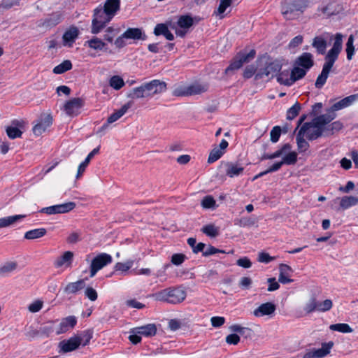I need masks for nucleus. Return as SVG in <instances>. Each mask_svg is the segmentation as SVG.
Wrapping results in <instances>:
<instances>
[{"label": "nucleus", "mask_w": 358, "mask_h": 358, "mask_svg": "<svg viewBox=\"0 0 358 358\" xmlns=\"http://www.w3.org/2000/svg\"><path fill=\"white\" fill-rule=\"evenodd\" d=\"M342 43V35L341 34H337L333 47L329 50L325 56V62L323 64L322 72L318 76L315 81V86L316 88L321 89L326 83L329 72L341 51Z\"/></svg>", "instance_id": "1"}, {"label": "nucleus", "mask_w": 358, "mask_h": 358, "mask_svg": "<svg viewBox=\"0 0 358 358\" xmlns=\"http://www.w3.org/2000/svg\"><path fill=\"white\" fill-rule=\"evenodd\" d=\"M187 296V292L182 286L169 287L152 294L156 301L170 304L182 303Z\"/></svg>", "instance_id": "2"}, {"label": "nucleus", "mask_w": 358, "mask_h": 358, "mask_svg": "<svg viewBox=\"0 0 358 358\" xmlns=\"http://www.w3.org/2000/svg\"><path fill=\"white\" fill-rule=\"evenodd\" d=\"M306 0L285 1L281 5V13L287 20L298 18L307 8Z\"/></svg>", "instance_id": "3"}, {"label": "nucleus", "mask_w": 358, "mask_h": 358, "mask_svg": "<svg viewBox=\"0 0 358 358\" xmlns=\"http://www.w3.org/2000/svg\"><path fill=\"white\" fill-rule=\"evenodd\" d=\"M113 18V17L104 12L102 9V6L99 5L93 11L91 33L92 34H98L100 33Z\"/></svg>", "instance_id": "4"}, {"label": "nucleus", "mask_w": 358, "mask_h": 358, "mask_svg": "<svg viewBox=\"0 0 358 358\" xmlns=\"http://www.w3.org/2000/svg\"><path fill=\"white\" fill-rule=\"evenodd\" d=\"M256 52L255 50H251L249 52L244 51L239 52L232 59L229 66L226 69V73L230 71L238 70L241 69L243 64L249 62L255 57Z\"/></svg>", "instance_id": "5"}, {"label": "nucleus", "mask_w": 358, "mask_h": 358, "mask_svg": "<svg viewBox=\"0 0 358 358\" xmlns=\"http://www.w3.org/2000/svg\"><path fill=\"white\" fill-rule=\"evenodd\" d=\"M282 69V64L278 60H275L267 64V65L259 69V71L255 74V80H259L264 77L272 78L274 76H277L278 73Z\"/></svg>", "instance_id": "6"}, {"label": "nucleus", "mask_w": 358, "mask_h": 358, "mask_svg": "<svg viewBox=\"0 0 358 358\" xmlns=\"http://www.w3.org/2000/svg\"><path fill=\"white\" fill-rule=\"evenodd\" d=\"M112 261V257L107 253H100L96 255L90 264V277H94L99 270L110 264Z\"/></svg>", "instance_id": "7"}, {"label": "nucleus", "mask_w": 358, "mask_h": 358, "mask_svg": "<svg viewBox=\"0 0 358 358\" xmlns=\"http://www.w3.org/2000/svg\"><path fill=\"white\" fill-rule=\"evenodd\" d=\"M335 110H332V107L327 110L326 114L320 115L315 117L313 122H305V124H310L308 126L311 127H321L330 123L336 117Z\"/></svg>", "instance_id": "8"}, {"label": "nucleus", "mask_w": 358, "mask_h": 358, "mask_svg": "<svg viewBox=\"0 0 358 358\" xmlns=\"http://www.w3.org/2000/svg\"><path fill=\"white\" fill-rule=\"evenodd\" d=\"M84 105L81 98H73L67 101L64 106V110L69 116H77L80 113V109Z\"/></svg>", "instance_id": "9"}, {"label": "nucleus", "mask_w": 358, "mask_h": 358, "mask_svg": "<svg viewBox=\"0 0 358 358\" xmlns=\"http://www.w3.org/2000/svg\"><path fill=\"white\" fill-rule=\"evenodd\" d=\"M148 97H152L155 94H161L166 91V83L159 80H152L144 83Z\"/></svg>", "instance_id": "10"}, {"label": "nucleus", "mask_w": 358, "mask_h": 358, "mask_svg": "<svg viewBox=\"0 0 358 358\" xmlns=\"http://www.w3.org/2000/svg\"><path fill=\"white\" fill-rule=\"evenodd\" d=\"M24 122L23 120H13L11 122V125L6 128L7 136L10 139L20 138L22 135V129L24 128Z\"/></svg>", "instance_id": "11"}, {"label": "nucleus", "mask_w": 358, "mask_h": 358, "mask_svg": "<svg viewBox=\"0 0 358 358\" xmlns=\"http://www.w3.org/2000/svg\"><path fill=\"white\" fill-rule=\"evenodd\" d=\"M52 124V117L50 114L41 115L38 122L33 127V132L36 136H40Z\"/></svg>", "instance_id": "12"}, {"label": "nucleus", "mask_w": 358, "mask_h": 358, "mask_svg": "<svg viewBox=\"0 0 358 358\" xmlns=\"http://www.w3.org/2000/svg\"><path fill=\"white\" fill-rule=\"evenodd\" d=\"M133 102L131 101H128L127 103L124 104L121 108L114 112L113 114H111L107 119V121L106 123H104L102 127H101L100 130H104L106 129L109 124L113 123L115 121H117L118 119H120L122 116H123L127 110L132 106Z\"/></svg>", "instance_id": "13"}, {"label": "nucleus", "mask_w": 358, "mask_h": 358, "mask_svg": "<svg viewBox=\"0 0 358 358\" xmlns=\"http://www.w3.org/2000/svg\"><path fill=\"white\" fill-rule=\"evenodd\" d=\"M313 55L310 52H303L294 61V65L308 71L314 66Z\"/></svg>", "instance_id": "14"}, {"label": "nucleus", "mask_w": 358, "mask_h": 358, "mask_svg": "<svg viewBox=\"0 0 358 358\" xmlns=\"http://www.w3.org/2000/svg\"><path fill=\"white\" fill-rule=\"evenodd\" d=\"M310 124H303L298 134H296V140L297 143V147L299 152H305L309 148V143L304 139V136L307 131L310 129L308 127Z\"/></svg>", "instance_id": "15"}, {"label": "nucleus", "mask_w": 358, "mask_h": 358, "mask_svg": "<svg viewBox=\"0 0 358 358\" xmlns=\"http://www.w3.org/2000/svg\"><path fill=\"white\" fill-rule=\"evenodd\" d=\"M63 19L64 15L61 11L53 12L43 20L41 25L45 28H52L61 23Z\"/></svg>", "instance_id": "16"}, {"label": "nucleus", "mask_w": 358, "mask_h": 358, "mask_svg": "<svg viewBox=\"0 0 358 358\" xmlns=\"http://www.w3.org/2000/svg\"><path fill=\"white\" fill-rule=\"evenodd\" d=\"M80 341L77 336H73L68 340H64L59 343V347L63 352H69L78 348Z\"/></svg>", "instance_id": "17"}, {"label": "nucleus", "mask_w": 358, "mask_h": 358, "mask_svg": "<svg viewBox=\"0 0 358 358\" xmlns=\"http://www.w3.org/2000/svg\"><path fill=\"white\" fill-rule=\"evenodd\" d=\"M276 309L275 305L272 302H266L261 304L253 311L255 317H259L265 315H271L274 313Z\"/></svg>", "instance_id": "18"}, {"label": "nucleus", "mask_w": 358, "mask_h": 358, "mask_svg": "<svg viewBox=\"0 0 358 358\" xmlns=\"http://www.w3.org/2000/svg\"><path fill=\"white\" fill-rule=\"evenodd\" d=\"M79 35V30L76 27H71L66 30L62 36L64 45L71 47Z\"/></svg>", "instance_id": "19"}, {"label": "nucleus", "mask_w": 358, "mask_h": 358, "mask_svg": "<svg viewBox=\"0 0 358 358\" xmlns=\"http://www.w3.org/2000/svg\"><path fill=\"white\" fill-rule=\"evenodd\" d=\"M58 329L57 325L53 321H48L42 324L39 329L35 332L36 335H40V336H50L53 332L57 333Z\"/></svg>", "instance_id": "20"}, {"label": "nucleus", "mask_w": 358, "mask_h": 358, "mask_svg": "<svg viewBox=\"0 0 358 358\" xmlns=\"http://www.w3.org/2000/svg\"><path fill=\"white\" fill-rule=\"evenodd\" d=\"M123 37L127 40H145L146 35L143 32L140 28H128L124 33Z\"/></svg>", "instance_id": "21"}, {"label": "nucleus", "mask_w": 358, "mask_h": 358, "mask_svg": "<svg viewBox=\"0 0 358 358\" xmlns=\"http://www.w3.org/2000/svg\"><path fill=\"white\" fill-rule=\"evenodd\" d=\"M243 171L244 167L238 164L233 162H227L225 164V173L229 178L238 176L243 173Z\"/></svg>", "instance_id": "22"}, {"label": "nucleus", "mask_w": 358, "mask_h": 358, "mask_svg": "<svg viewBox=\"0 0 358 358\" xmlns=\"http://www.w3.org/2000/svg\"><path fill=\"white\" fill-rule=\"evenodd\" d=\"M291 148H292V146L289 143H285L280 149H278L273 153H271V154L264 153L261 156L260 160L264 161V160H266V159H273L275 158H278L280 157H282L285 154H286L287 152L290 151Z\"/></svg>", "instance_id": "23"}, {"label": "nucleus", "mask_w": 358, "mask_h": 358, "mask_svg": "<svg viewBox=\"0 0 358 358\" xmlns=\"http://www.w3.org/2000/svg\"><path fill=\"white\" fill-rule=\"evenodd\" d=\"M77 323V320L74 316H69L62 320L57 329V334H63L69 330V328H73Z\"/></svg>", "instance_id": "24"}, {"label": "nucleus", "mask_w": 358, "mask_h": 358, "mask_svg": "<svg viewBox=\"0 0 358 358\" xmlns=\"http://www.w3.org/2000/svg\"><path fill=\"white\" fill-rule=\"evenodd\" d=\"M358 99V94L348 96L331 106L332 110H339L344 108L351 106L355 101Z\"/></svg>", "instance_id": "25"}, {"label": "nucleus", "mask_w": 358, "mask_h": 358, "mask_svg": "<svg viewBox=\"0 0 358 358\" xmlns=\"http://www.w3.org/2000/svg\"><path fill=\"white\" fill-rule=\"evenodd\" d=\"M120 0H106L102 9L108 15L114 17L116 13L120 10Z\"/></svg>", "instance_id": "26"}, {"label": "nucleus", "mask_w": 358, "mask_h": 358, "mask_svg": "<svg viewBox=\"0 0 358 358\" xmlns=\"http://www.w3.org/2000/svg\"><path fill=\"white\" fill-rule=\"evenodd\" d=\"M84 46H87L96 51L106 50V43L96 36H93L91 39L86 41Z\"/></svg>", "instance_id": "27"}, {"label": "nucleus", "mask_w": 358, "mask_h": 358, "mask_svg": "<svg viewBox=\"0 0 358 358\" xmlns=\"http://www.w3.org/2000/svg\"><path fill=\"white\" fill-rule=\"evenodd\" d=\"M133 331L135 334H140L144 336H152L157 333V327L155 324H148L146 325L135 327Z\"/></svg>", "instance_id": "28"}, {"label": "nucleus", "mask_w": 358, "mask_h": 358, "mask_svg": "<svg viewBox=\"0 0 358 358\" xmlns=\"http://www.w3.org/2000/svg\"><path fill=\"white\" fill-rule=\"evenodd\" d=\"M279 270V282L282 284H288L293 282V280L289 278V273L292 272V269L289 266L282 264L280 265Z\"/></svg>", "instance_id": "29"}, {"label": "nucleus", "mask_w": 358, "mask_h": 358, "mask_svg": "<svg viewBox=\"0 0 358 358\" xmlns=\"http://www.w3.org/2000/svg\"><path fill=\"white\" fill-rule=\"evenodd\" d=\"M73 257V253L71 251H66L63 254V255L57 258L54 262V265L56 268L62 267L64 265L69 266L71 264Z\"/></svg>", "instance_id": "30"}, {"label": "nucleus", "mask_w": 358, "mask_h": 358, "mask_svg": "<svg viewBox=\"0 0 358 358\" xmlns=\"http://www.w3.org/2000/svg\"><path fill=\"white\" fill-rule=\"evenodd\" d=\"M85 287V282L84 279L79 280L76 282H69L65 287L64 292L67 294H76L78 291L83 289Z\"/></svg>", "instance_id": "31"}, {"label": "nucleus", "mask_w": 358, "mask_h": 358, "mask_svg": "<svg viewBox=\"0 0 358 358\" xmlns=\"http://www.w3.org/2000/svg\"><path fill=\"white\" fill-rule=\"evenodd\" d=\"M230 331L234 333H238L245 338H252L254 336L252 329L248 327H243L239 324H233L229 327Z\"/></svg>", "instance_id": "32"}, {"label": "nucleus", "mask_w": 358, "mask_h": 358, "mask_svg": "<svg viewBox=\"0 0 358 358\" xmlns=\"http://www.w3.org/2000/svg\"><path fill=\"white\" fill-rule=\"evenodd\" d=\"M190 96L201 94L208 91V85L207 83H194L188 85Z\"/></svg>", "instance_id": "33"}, {"label": "nucleus", "mask_w": 358, "mask_h": 358, "mask_svg": "<svg viewBox=\"0 0 358 358\" xmlns=\"http://www.w3.org/2000/svg\"><path fill=\"white\" fill-rule=\"evenodd\" d=\"M258 222V220L255 216L242 217L234 220V224L241 227H251L255 226Z\"/></svg>", "instance_id": "34"}, {"label": "nucleus", "mask_w": 358, "mask_h": 358, "mask_svg": "<svg viewBox=\"0 0 358 358\" xmlns=\"http://www.w3.org/2000/svg\"><path fill=\"white\" fill-rule=\"evenodd\" d=\"M312 45L316 49L318 54L324 55L327 46V40L321 36H316L313 38Z\"/></svg>", "instance_id": "35"}, {"label": "nucleus", "mask_w": 358, "mask_h": 358, "mask_svg": "<svg viewBox=\"0 0 358 358\" xmlns=\"http://www.w3.org/2000/svg\"><path fill=\"white\" fill-rule=\"evenodd\" d=\"M100 146L93 149L87 156L84 162H83L78 166L76 178H78L85 171L86 167L89 164L92 158L99 152Z\"/></svg>", "instance_id": "36"}, {"label": "nucleus", "mask_w": 358, "mask_h": 358, "mask_svg": "<svg viewBox=\"0 0 358 358\" xmlns=\"http://www.w3.org/2000/svg\"><path fill=\"white\" fill-rule=\"evenodd\" d=\"M130 99L147 98L148 94L145 91L144 83L141 86L133 88L127 95Z\"/></svg>", "instance_id": "37"}, {"label": "nucleus", "mask_w": 358, "mask_h": 358, "mask_svg": "<svg viewBox=\"0 0 358 358\" xmlns=\"http://www.w3.org/2000/svg\"><path fill=\"white\" fill-rule=\"evenodd\" d=\"M25 217V215H15L0 218V228L9 227Z\"/></svg>", "instance_id": "38"}, {"label": "nucleus", "mask_w": 358, "mask_h": 358, "mask_svg": "<svg viewBox=\"0 0 358 358\" xmlns=\"http://www.w3.org/2000/svg\"><path fill=\"white\" fill-rule=\"evenodd\" d=\"M47 233L45 228L31 229L24 234V238L27 240H34L44 236Z\"/></svg>", "instance_id": "39"}, {"label": "nucleus", "mask_w": 358, "mask_h": 358, "mask_svg": "<svg viewBox=\"0 0 358 358\" xmlns=\"http://www.w3.org/2000/svg\"><path fill=\"white\" fill-rule=\"evenodd\" d=\"M307 72L308 71L306 69H301L294 65L290 72V80L292 81V85L296 81L304 78Z\"/></svg>", "instance_id": "40"}, {"label": "nucleus", "mask_w": 358, "mask_h": 358, "mask_svg": "<svg viewBox=\"0 0 358 358\" xmlns=\"http://www.w3.org/2000/svg\"><path fill=\"white\" fill-rule=\"evenodd\" d=\"M358 204V197L354 196H344L341 199L340 206L343 209H348Z\"/></svg>", "instance_id": "41"}, {"label": "nucleus", "mask_w": 358, "mask_h": 358, "mask_svg": "<svg viewBox=\"0 0 358 358\" xmlns=\"http://www.w3.org/2000/svg\"><path fill=\"white\" fill-rule=\"evenodd\" d=\"M318 301L316 296L313 294L303 307L306 314H310L314 311H317Z\"/></svg>", "instance_id": "42"}, {"label": "nucleus", "mask_w": 358, "mask_h": 358, "mask_svg": "<svg viewBox=\"0 0 358 358\" xmlns=\"http://www.w3.org/2000/svg\"><path fill=\"white\" fill-rule=\"evenodd\" d=\"M17 268L16 262H8L0 267V275L5 276L13 272Z\"/></svg>", "instance_id": "43"}, {"label": "nucleus", "mask_w": 358, "mask_h": 358, "mask_svg": "<svg viewBox=\"0 0 358 358\" xmlns=\"http://www.w3.org/2000/svg\"><path fill=\"white\" fill-rule=\"evenodd\" d=\"M277 81L286 86L292 85V81L290 80V72L288 70H285L279 72L277 75Z\"/></svg>", "instance_id": "44"}, {"label": "nucleus", "mask_w": 358, "mask_h": 358, "mask_svg": "<svg viewBox=\"0 0 358 358\" xmlns=\"http://www.w3.org/2000/svg\"><path fill=\"white\" fill-rule=\"evenodd\" d=\"M305 136L309 141L316 140L323 136V130L321 129V127H311L307 131Z\"/></svg>", "instance_id": "45"}, {"label": "nucleus", "mask_w": 358, "mask_h": 358, "mask_svg": "<svg viewBox=\"0 0 358 358\" xmlns=\"http://www.w3.org/2000/svg\"><path fill=\"white\" fill-rule=\"evenodd\" d=\"M72 69V63L70 60H64L53 69V73L55 74H62Z\"/></svg>", "instance_id": "46"}, {"label": "nucleus", "mask_w": 358, "mask_h": 358, "mask_svg": "<svg viewBox=\"0 0 358 358\" xmlns=\"http://www.w3.org/2000/svg\"><path fill=\"white\" fill-rule=\"evenodd\" d=\"M201 231L206 236L211 238H215L219 235V227L211 224L205 225L201 228Z\"/></svg>", "instance_id": "47"}, {"label": "nucleus", "mask_w": 358, "mask_h": 358, "mask_svg": "<svg viewBox=\"0 0 358 358\" xmlns=\"http://www.w3.org/2000/svg\"><path fill=\"white\" fill-rule=\"evenodd\" d=\"M193 24V18L188 15H181L178 20V25L183 29H189Z\"/></svg>", "instance_id": "48"}, {"label": "nucleus", "mask_w": 358, "mask_h": 358, "mask_svg": "<svg viewBox=\"0 0 358 358\" xmlns=\"http://www.w3.org/2000/svg\"><path fill=\"white\" fill-rule=\"evenodd\" d=\"M297 162V154L295 152H287L282 158V164L293 165Z\"/></svg>", "instance_id": "49"}, {"label": "nucleus", "mask_w": 358, "mask_h": 358, "mask_svg": "<svg viewBox=\"0 0 358 358\" xmlns=\"http://www.w3.org/2000/svg\"><path fill=\"white\" fill-rule=\"evenodd\" d=\"M120 32V29H116L113 27H108L105 30V34L103 35V40L106 41L109 43H113L114 38Z\"/></svg>", "instance_id": "50"}, {"label": "nucleus", "mask_w": 358, "mask_h": 358, "mask_svg": "<svg viewBox=\"0 0 358 358\" xmlns=\"http://www.w3.org/2000/svg\"><path fill=\"white\" fill-rule=\"evenodd\" d=\"M301 109V104L296 101L291 108L287 110V119L288 120H292L294 119L299 115Z\"/></svg>", "instance_id": "51"}, {"label": "nucleus", "mask_w": 358, "mask_h": 358, "mask_svg": "<svg viewBox=\"0 0 358 358\" xmlns=\"http://www.w3.org/2000/svg\"><path fill=\"white\" fill-rule=\"evenodd\" d=\"M329 329L332 331H336L341 333H351L353 331V329L345 323H338L331 324L329 327Z\"/></svg>", "instance_id": "52"}, {"label": "nucleus", "mask_w": 358, "mask_h": 358, "mask_svg": "<svg viewBox=\"0 0 358 358\" xmlns=\"http://www.w3.org/2000/svg\"><path fill=\"white\" fill-rule=\"evenodd\" d=\"M80 341V345H87L93 336V330L87 329L83 331L79 336H76Z\"/></svg>", "instance_id": "53"}, {"label": "nucleus", "mask_w": 358, "mask_h": 358, "mask_svg": "<svg viewBox=\"0 0 358 358\" xmlns=\"http://www.w3.org/2000/svg\"><path fill=\"white\" fill-rule=\"evenodd\" d=\"M110 86L116 90H120L124 85V80L119 76H113L109 81Z\"/></svg>", "instance_id": "54"}, {"label": "nucleus", "mask_w": 358, "mask_h": 358, "mask_svg": "<svg viewBox=\"0 0 358 358\" xmlns=\"http://www.w3.org/2000/svg\"><path fill=\"white\" fill-rule=\"evenodd\" d=\"M173 95L176 96H190L188 85L176 86L173 91Z\"/></svg>", "instance_id": "55"}, {"label": "nucleus", "mask_w": 358, "mask_h": 358, "mask_svg": "<svg viewBox=\"0 0 358 358\" xmlns=\"http://www.w3.org/2000/svg\"><path fill=\"white\" fill-rule=\"evenodd\" d=\"M232 1L233 0H220V5L217 11H215V14L220 15V18H223L224 15L222 14L226 9L231 5Z\"/></svg>", "instance_id": "56"}, {"label": "nucleus", "mask_w": 358, "mask_h": 358, "mask_svg": "<svg viewBox=\"0 0 358 358\" xmlns=\"http://www.w3.org/2000/svg\"><path fill=\"white\" fill-rule=\"evenodd\" d=\"M354 43V37L352 35H350L346 43V52H347V59L348 60H351L352 56L355 53V47L353 45Z\"/></svg>", "instance_id": "57"}, {"label": "nucleus", "mask_w": 358, "mask_h": 358, "mask_svg": "<svg viewBox=\"0 0 358 358\" xmlns=\"http://www.w3.org/2000/svg\"><path fill=\"white\" fill-rule=\"evenodd\" d=\"M201 206L205 209L215 208L216 201L212 196H206L201 201Z\"/></svg>", "instance_id": "58"}, {"label": "nucleus", "mask_w": 358, "mask_h": 358, "mask_svg": "<svg viewBox=\"0 0 358 358\" xmlns=\"http://www.w3.org/2000/svg\"><path fill=\"white\" fill-rule=\"evenodd\" d=\"M224 154V152L217 148H213L208 156V162L209 164L213 163L218 160Z\"/></svg>", "instance_id": "59"}, {"label": "nucleus", "mask_w": 358, "mask_h": 358, "mask_svg": "<svg viewBox=\"0 0 358 358\" xmlns=\"http://www.w3.org/2000/svg\"><path fill=\"white\" fill-rule=\"evenodd\" d=\"M57 208L59 213H66L72 210L76 207V203L73 201L58 204Z\"/></svg>", "instance_id": "60"}, {"label": "nucleus", "mask_w": 358, "mask_h": 358, "mask_svg": "<svg viewBox=\"0 0 358 358\" xmlns=\"http://www.w3.org/2000/svg\"><path fill=\"white\" fill-rule=\"evenodd\" d=\"M333 303L331 300L326 299L324 301H318L317 311L326 312L332 308Z\"/></svg>", "instance_id": "61"}, {"label": "nucleus", "mask_w": 358, "mask_h": 358, "mask_svg": "<svg viewBox=\"0 0 358 358\" xmlns=\"http://www.w3.org/2000/svg\"><path fill=\"white\" fill-rule=\"evenodd\" d=\"M281 134V128L280 126H275L270 132L271 141L276 143L279 141Z\"/></svg>", "instance_id": "62"}, {"label": "nucleus", "mask_w": 358, "mask_h": 358, "mask_svg": "<svg viewBox=\"0 0 358 358\" xmlns=\"http://www.w3.org/2000/svg\"><path fill=\"white\" fill-rule=\"evenodd\" d=\"M133 265V261H129L126 263L118 262L115 265V270L116 271L125 272L129 270Z\"/></svg>", "instance_id": "63"}, {"label": "nucleus", "mask_w": 358, "mask_h": 358, "mask_svg": "<svg viewBox=\"0 0 358 358\" xmlns=\"http://www.w3.org/2000/svg\"><path fill=\"white\" fill-rule=\"evenodd\" d=\"M43 302L41 300H36L29 305L28 310L31 313H37L41 310Z\"/></svg>", "instance_id": "64"}]
</instances>
